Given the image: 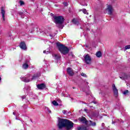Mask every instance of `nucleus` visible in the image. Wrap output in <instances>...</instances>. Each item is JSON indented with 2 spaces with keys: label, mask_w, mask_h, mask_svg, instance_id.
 I'll return each instance as SVG.
<instances>
[{
  "label": "nucleus",
  "mask_w": 130,
  "mask_h": 130,
  "mask_svg": "<svg viewBox=\"0 0 130 130\" xmlns=\"http://www.w3.org/2000/svg\"><path fill=\"white\" fill-rule=\"evenodd\" d=\"M124 48H125V50H127V49H130V45L125 46Z\"/></svg>",
  "instance_id": "c756f323"
},
{
  "label": "nucleus",
  "mask_w": 130,
  "mask_h": 130,
  "mask_svg": "<svg viewBox=\"0 0 130 130\" xmlns=\"http://www.w3.org/2000/svg\"><path fill=\"white\" fill-rule=\"evenodd\" d=\"M89 125L91 126H96V123L95 122H93L91 120H89Z\"/></svg>",
  "instance_id": "6ab92c4d"
},
{
  "label": "nucleus",
  "mask_w": 130,
  "mask_h": 130,
  "mask_svg": "<svg viewBox=\"0 0 130 130\" xmlns=\"http://www.w3.org/2000/svg\"><path fill=\"white\" fill-rule=\"evenodd\" d=\"M21 98L22 99V100H24L26 98V95H22L21 96Z\"/></svg>",
  "instance_id": "c9c22d12"
},
{
  "label": "nucleus",
  "mask_w": 130,
  "mask_h": 130,
  "mask_svg": "<svg viewBox=\"0 0 130 130\" xmlns=\"http://www.w3.org/2000/svg\"><path fill=\"white\" fill-rule=\"evenodd\" d=\"M20 121H21V123H22V124H23L24 125V123H25V122L22 120H20Z\"/></svg>",
  "instance_id": "58836bf2"
},
{
  "label": "nucleus",
  "mask_w": 130,
  "mask_h": 130,
  "mask_svg": "<svg viewBox=\"0 0 130 130\" xmlns=\"http://www.w3.org/2000/svg\"><path fill=\"white\" fill-rule=\"evenodd\" d=\"M106 11L108 12V15H112V13L113 12V8L112 7V6H108Z\"/></svg>",
  "instance_id": "6e6552de"
},
{
  "label": "nucleus",
  "mask_w": 130,
  "mask_h": 130,
  "mask_svg": "<svg viewBox=\"0 0 130 130\" xmlns=\"http://www.w3.org/2000/svg\"><path fill=\"white\" fill-rule=\"evenodd\" d=\"M84 61L87 64H89L91 63V57L89 55V54H85L84 56Z\"/></svg>",
  "instance_id": "423d86ee"
},
{
  "label": "nucleus",
  "mask_w": 130,
  "mask_h": 130,
  "mask_svg": "<svg viewBox=\"0 0 130 130\" xmlns=\"http://www.w3.org/2000/svg\"><path fill=\"white\" fill-rule=\"evenodd\" d=\"M80 28H81V29H83V28H82V27H81Z\"/></svg>",
  "instance_id": "864d4df0"
},
{
  "label": "nucleus",
  "mask_w": 130,
  "mask_h": 130,
  "mask_svg": "<svg viewBox=\"0 0 130 130\" xmlns=\"http://www.w3.org/2000/svg\"><path fill=\"white\" fill-rule=\"evenodd\" d=\"M73 89H76V87H73Z\"/></svg>",
  "instance_id": "09e8293b"
},
{
  "label": "nucleus",
  "mask_w": 130,
  "mask_h": 130,
  "mask_svg": "<svg viewBox=\"0 0 130 130\" xmlns=\"http://www.w3.org/2000/svg\"><path fill=\"white\" fill-rule=\"evenodd\" d=\"M95 55L97 57H101L102 56V53L101 51H98L96 53Z\"/></svg>",
  "instance_id": "aec40b11"
},
{
  "label": "nucleus",
  "mask_w": 130,
  "mask_h": 130,
  "mask_svg": "<svg viewBox=\"0 0 130 130\" xmlns=\"http://www.w3.org/2000/svg\"><path fill=\"white\" fill-rule=\"evenodd\" d=\"M87 84H89V83L87 82Z\"/></svg>",
  "instance_id": "5fc2aeb1"
},
{
  "label": "nucleus",
  "mask_w": 130,
  "mask_h": 130,
  "mask_svg": "<svg viewBox=\"0 0 130 130\" xmlns=\"http://www.w3.org/2000/svg\"><path fill=\"white\" fill-rule=\"evenodd\" d=\"M67 111L66 110H64L62 111L63 114H67Z\"/></svg>",
  "instance_id": "e433bc0d"
},
{
  "label": "nucleus",
  "mask_w": 130,
  "mask_h": 130,
  "mask_svg": "<svg viewBox=\"0 0 130 130\" xmlns=\"http://www.w3.org/2000/svg\"><path fill=\"white\" fill-rule=\"evenodd\" d=\"M80 121L83 122L84 123H87L88 122V121L86 119V118L85 117H82Z\"/></svg>",
  "instance_id": "4be33fe9"
},
{
  "label": "nucleus",
  "mask_w": 130,
  "mask_h": 130,
  "mask_svg": "<svg viewBox=\"0 0 130 130\" xmlns=\"http://www.w3.org/2000/svg\"><path fill=\"white\" fill-rule=\"evenodd\" d=\"M28 62H29V60H26L24 63L22 64V69H23V70H27V69H28V67H29Z\"/></svg>",
  "instance_id": "4468645a"
},
{
  "label": "nucleus",
  "mask_w": 130,
  "mask_h": 130,
  "mask_svg": "<svg viewBox=\"0 0 130 130\" xmlns=\"http://www.w3.org/2000/svg\"><path fill=\"white\" fill-rule=\"evenodd\" d=\"M78 130H88L87 128V127L86 126H81V127H78L77 128Z\"/></svg>",
  "instance_id": "412c9836"
},
{
  "label": "nucleus",
  "mask_w": 130,
  "mask_h": 130,
  "mask_svg": "<svg viewBox=\"0 0 130 130\" xmlns=\"http://www.w3.org/2000/svg\"><path fill=\"white\" fill-rule=\"evenodd\" d=\"M15 119H16V120H21V119L17 118V117L15 118Z\"/></svg>",
  "instance_id": "a19ab883"
},
{
  "label": "nucleus",
  "mask_w": 130,
  "mask_h": 130,
  "mask_svg": "<svg viewBox=\"0 0 130 130\" xmlns=\"http://www.w3.org/2000/svg\"><path fill=\"white\" fill-rule=\"evenodd\" d=\"M71 55H72V57H74V54H73V53H71Z\"/></svg>",
  "instance_id": "37998d69"
},
{
  "label": "nucleus",
  "mask_w": 130,
  "mask_h": 130,
  "mask_svg": "<svg viewBox=\"0 0 130 130\" xmlns=\"http://www.w3.org/2000/svg\"><path fill=\"white\" fill-rule=\"evenodd\" d=\"M19 4H20V6H23L24 5L25 3H24V2L23 1H19Z\"/></svg>",
  "instance_id": "2f4dec72"
},
{
  "label": "nucleus",
  "mask_w": 130,
  "mask_h": 130,
  "mask_svg": "<svg viewBox=\"0 0 130 130\" xmlns=\"http://www.w3.org/2000/svg\"><path fill=\"white\" fill-rule=\"evenodd\" d=\"M82 12L83 14H85L86 15H89V13L87 12V10L85 9H83Z\"/></svg>",
  "instance_id": "a878e982"
},
{
  "label": "nucleus",
  "mask_w": 130,
  "mask_h": 130,
  "mask_svg": "<svg viewBox=\"0 0 130 130\" xmlns=\"http://www.w3.org/2000/svg\"><path fill=\"white\" fill-rule=\"evenodd\" d=\"M1 81H2V77H1V76H0V82H1Z\"/></svg>",
  "instance_id": "de8ad7c7"
},
{
  "label": "nucleus",
  "mask_w": 130,
  "mask_h": 130,
  "mask_svg": "<svg viewBox=\"0 0 130 130\" xmlns=\"http://www.w3.org/2000/svg\"><path fill=\"white\" fill-rule=\"evenodd\" d=\"M62 95L64 97H70V94H68V95H66V94H64L63 93H62Z\"/></svg>",
  "instance_id": "f704fd0d"
},
{
  "label": "nucleus",
  "mask_w": 130,
  "mask_h": 130,
  "mask_svg": "<svg viewBox=\"0 0 130 130\" xmlns=\"http://www.w3.org/2000/svg\"><path fill=\"white\" fill-rule=\"evenodd\" d=\"M121 120H119L118 119H116L115 121H112V123L114 124V123H115V122H123L122 120L120 121Z\"/></svg>",
  "instance_id": "5701e85b"
},
{
  "label": "nucleus",
  "mask_w": 130,
  "mask_h": 130,
  "mask_svg": "<svg viewBox=\"0 0 130 130\" xmlns=\"http://www.w3.org/2000/svg\"><path fill=\"white\" fill-rule=\"evenodd\" d=\"M84 47H86L87 48H88V47H89V46L88 45H85L84 46Z\"/></svg>",
  "instance_id": "ea45409f"
},
{
  "label": "nucleus",
  "mask_w": 130,
  "mask_h": 130,
  "mask_svg": "<svg viewBox=\"0 0 130 130\" xmlns=\"http://www.w3.org/2000/svg\"><path fill=\"white\" fill-rule=\"evenodd\" d=\"M53 18L55 24L61 25L63 23V22H64V18H63L62 16L54 15L53 16Z\"/></svg>",
  "instance_id": "7ed1b4c3"
},
{
  "label": "nucleus",
  "mask_w": 130,
  "mask_h": 130,
  "mask_svg": "<svg viewBox=\"0 0 130 130\" xmlns=\"http://www.w3.org/2000/svg\"><path fill=\"white\" fill-rule=\"evenodd\" d=\"M43 53H46V54H48L49 53H50V51H47L46 50H44L43 51Z\"/></svg>",
  "instance_id": "c85d7f7f"
},
{
  "label": "nucleus",
  "mask_w": 130,
  "mask_h": 130,
  "mask_svg": "<svg viewBox=\"0 0 130 130\" xmlns=\"http://www.w3.org/2000/svg\"><path fill=\"white\" fill-rule=\"evenodd\" d=\"M37 88H38V89H39V90H42L43 89H45L46 86H45V84L42 83L40 84H38Z\"/></svg>",
  "instance_id": "ddd939ff"
},
{
  "label": "nucleus",
  "mask_w": 130,
  "mask_h": 130,
  "mask_svg": "<svg viewBox=\"0 0 130 130\" xmlns=\"http://www.w3.org/2000/svg\"><path fill=\"white\" fill-rule=\"evenodd\" d=\"M65 127H66L67 129H71V128H73V127H74V123L67 119Z\"/></svg>",
  "instance_id": "39448f33"
},
{
  "label": "nucleus",
  "mask_w": 130,
  "mask_h": 130,
  "mask_svg": "<svg viewBox=\"0 0 130 130\" xmlns=\"http://www.w3.org/2000/svg\"><path fill=\"white\" fill-rule=\"evenodd\" d=\"M3 55L4 56V55H5V54L3 53Z\"/></svg>",
  "instance_id": "603ef678"
},
{
  "label": "nucleus",
  "mask_w": 130,
  "mask_h": 130,
  "mask_svg": "<svg viewBox=\"0 0 130 130\" xmlns=\"http://www.w3.org/2000/svg\"><path fill=\"white\" fill-rule=\"evenodd\" d=\"M41 12H42V10H41Z\"/></svg>",
  "instance_id": "6e6d98bb"
},
{
  "label": "nucleus",
  "mask_w": 130,
  "mask_h": 130,
  "mask_svg": "<svg viewBox=\"0 0 130 130\" xmlns=\"http://www.w3.org/2000/svg\"><path fill=\"white\" fill-rule=\"evenodd\" d=\"M89 106V107H90V108H94L93 107V106Z\"/></svg>",
  "instance_id": "79ce46f5"
},
{
  "label": "nucleus",
  "mask_w": 130,
  "mask_h": 130,
  "mask_svg": "<svg viewBox=\"0 0 130 130\" xmlns=\"http://www.w3.org/2000/svg\"><path fill=\"white\" fill-rule=\"evenodd\" d=\"M87 109H84V111H85V112H87Z\"/></svg>",
  "instance_id": "a18cd8bd"
},
{
  "label": "nucleus",
  "mask_w": 130,
  "mask_h": 130,
  "mask_svg": "<svg viewBox=\"0 0 130 130\" xmlns=\"http://www.w3.org/2000/svg\"><path fill=\"white\" fill-rule=\"evenodd\" d=\"M120 79H121L122 80H127L129 78V76H127V75L125 73H122L120 74Z\"/></svg>",
  "instance_id": "1a4fd4ad"
},
{
  "label": "nucleus",
  "mask_w": 130,
  "mask_h": 130,
  "mask_svg": "<svg viewBox=\"0 0 130 130\" xmlns=\"http://www.w3.org/2000/svg\"><path fill=\"white\" fill-rule=\"evenodd\" d=\"M81 75L82 77H84V78H87V75L85 73H82Z\"/></svg>",
  "instance_id": "7c9ffc66"
},
{
  "label": "nucleus",
  "mask_w": 130,
  "mask_h": 130,
  "mask_svg": "<svg viewBox=\"0 0 130 130\" xmlns=\"http://www.w3.org/2000/svg\"><path fill=\"white\" fill-rule=\"evenodd\" d=\"M30 86L29 85H26L25 86V89H26L27 92H29L30 91Z\"/></svg>",
  "instance_id": "b1692460"
},
{
  "label": "nucleus",
  "mask_w": 130,
  "mask_h": 130,
  "mask_svg": "<svg viewBox=\"0 0 130 130\" xmlns=\"http://www.w3.org/2000/svg\"><path fill=\"white\" fill-rule=\"evenodd\" d=\"M93 103H94V104H96V102H94Z\"/></svg>",
  "instance_id": "3c124183"
},
{
  "label": "nucleus",
  "mask_w": 130,
  "mask_h": 130,
  "mask_svg": "<svg viewBox=\"0 0 130 130\" xmlns=\"http://www.w3.org/2000/svg\"><path fill=\"white\" fill-rule=\"evenodd\" d=\"M100 94H101V95H102L103 94V93L101 92Z\"/></svg>",
  "instance_id": "8fccbe9b"
},
{
  "label": "nucleus",
  "mask_w": 130,
  "mask_h": 130,
  "mask_svg": "<svg viewBox=\"0 0 130 130\" xmlns=\"http://www.w3.org/2000/svg\"><path fill=\"white\" fill-rule=\"evenodd\" d=\"M67 119L58 118V127L59 129H61L62 127H66L67 123Z\"/></svg>",
  "instance_id": "20e7f679"
},
{
  "label": "nucleus",
  "mask_w": 130,
  "mask_h": 130,
  "mask_svg": "<svg viewBox=\"0 0 130 130\" xmlns=\"http://www.w3.org/2000/svg\"><path fill=\"white\" fill-rule=\"evenodd\" d=\"M53 57H54L55 60H59L60 59V55L54 54H53Z\"/></svg>",
  "instance_id": "dca6fc26"
},
{
  "label": "nucleus",
  "mask_w": 130,
  "mask_h": 130,
  "mask_svg": "<svg viewBox=\"0 0 130 130\" xmlns=\"http://www.w3.org/2000/svg\"><path fill=\"white\" fill-rule=\"evenodd\" d=\"M123 95H127L128 94V90H125L123 92Z\"/></svg>",
  "instance_id": "bb28decb"
},
{
  "label": "nucleus",
  "mask_w": 130,
  "mask_h": 130,
  "mask_svg": "<svg viewBox=\"0 0 130 130\" xmlns=\"http://www.w3.org/2000/svg\"><path fill=\"white\" fill-rule=\"evenodd\" d=\"M19 15L21 16V17L22 18H24V15H23V13L21 12H18Z\"/></svg>",
  "instance_id": "cd10ccee"
},
{
  "label": "nucleus",
  "mask_w": 130,
  "mask_h": 130,
  "mask_svg": "<svg viewBox=\"0 0 130 130\" xmlns=\"http://www.w3.org/2000/svg\"><path fill=\"white\" fill-rule=\"evenodd\" d=\"M13 115H16V113H15V112H13Z\"/></svg>",
  "instance_id": "49530a36"
},
{
  "label": "nucleus",
  "mask_w": 130,
  "mask_h": 130,
  "mask_svg": "<svg viewBox=\"0 0 130 130\" xmlns=\"http://www.w3.org/2000/svg\"><path fill=\"white\" fill-rule=\"evenodd\" d=\"M92 116H93V117H98V116H99V111L92 112Z\"/></svg>",
  "instance_id": "f3484780"
},
{
  "label": "nucleus",
  "mask_w": 130,
  "mask_h": 130,
  "mask_svg": "<svg viewBox=\"0 0 130 130\" xmlns=\"http://www.w3.org/2000/svg\"><path fill=\"white\" fill-rule=\"evenodd\" d=\"M67 72L69 76H71V77H72V76H74V71L73 70V69H72V68L70 67L68 68L67 69Z\"/></svg>",
  "instance_id": "9b49d317"
},
{
  "label": "nucleus",
  "mask_w": 130,
  "mask_h": 130,
  "mask_svg": "<svg viewBox=\"0 0 130 130\" xmlns=\"http://www.w3.org/2000/svg\"><path fill=\"white\" fill-rule=\"evenodd\" d=\"M46 110L49 112V113H51V111L48 107H46Z\"/></svg>",
  "instance_id": "473e14b6"
},
{
  "label": "nucleus",
  "mask_w": 130,
  "mask_h": 130,
  "mask_svg": "<svg viewBox=\"0 0 130 130\" xmlns=\"http://www.w3.org/2000/svg\"><path fill=\"white\" fill-rule=\"evenodd\" d=\"M57 46L59 50V51L62 53V54L66 55L68 54L69 53V51H70V50L69 49V48L66 47L65 46L63 45L59 44V43H56Z\"/></svg>",
  "instance_id": "f03ea898"
},
{
  "label": "nucleus",
  "mask_w": 130,
  "mask_h": 130,
  "mask_svg": "<svg viewBox=\"0 0 130 130\" xmlns=\"http://www.w3.org/2000/svg\"><path fill=\"white\" fill-rule=\"evenodd\" d=\"M120 107H121V104H120V102H117L116 104L115 108L117 109H120Z\"/></svg>",
  "instance_id": "a211bd4d"
},
{
  "label": "nucleus",
  "mask_w": 130,
  "mask_h": 130,
  "mask_svg": "<svg viewBox=\"0 0 130 130\" xmlns=\"http://www.w3.org/2000/svg\"><path fill=\"white\" fill-rule=\"evenodd\" d=\"M52 103L54 105V106H57V105H58V103H57V102L55 101H53Z\"/></svg>",
  "instance_id": "393cba45"
},
{
  "label": "nucleus",
  "mask_w": 130,
  "mask_h": 130,
  "mask_svg": "<svg viewBox=\"0 0 130 130\" xmlns=\"http://www.w3.org/2000/svg\"><path fill=\"white\" fill-rule=\"evenodd\" d=\"M63 4L64 5V7H68V3H67V2H64V3H63Z\"/></svg>",
  "instance_id": "72a5a7b5"
},
{
  "label": "nucleus",
  "mask_w": 130,
  "mask_h": 130,
  "mask_svg": "<svg viewBox=\"0 0 130 130\" xmlns=\"http://www.w3.org/2000/svg\"><path fill=\"white\" fill-rule=\"evenodd\" d=\"M41 76V72L40 71H38L32 75L28 73L25 76H21L20 77V80L24 83H29L31 81H34L39 79V77Z\"/></svg>",
  "instance_id": "f257e3e1"
},
{
  "label": "nucleus",
  "mask_w": 130,
  "mask_h": 130,
  "mask_svg": "<svg viewBox=\"0 0 130 130\" xmlns=\"http://www.w3.org/2000/svg\"><path fill=\"white\" fill-rule=\"evenodd\" d=\"M112 89H113L114 95L116 98H117V97H118V90H117V88H116V87L115 86V84H113L112 85Z\"/></svg>",
  "instance_id": "0eeeda50"
},
{
  "label": "nucleus",
  "mask_w": 130,
  "mask_h": 130,
  "mask_svg": "<svg viewBox=\"0 0 130 130\" xmlns=\"http://www.w3.org/2000/svg\"><path fill=\"white\" fill-rule=\"evenodd\" d=\"M1 14L2 15L3 22H5L6 21V18H5L6 11H5L4 7H1Z\"/></svg>",
  "instance_id": "f8f14e48"
},
{
  "label": "nucleus",
  "mask_w": 130,
  "mask_h": 130,
  "mask_svg": "<svg viewBox=\"0 0 130 130\" xmlns=\"http://www.w3.org/2000/svg\"><path fill=\"white\" fill-rule=\"evenodd\" d=\"M72 23L74 24V25H76V26H79L80 24V21L77 18H74L72 20Z\"/></svg>",
  "instance_id": "2eb2a0df"
},
{
  "label": "nucleus",
  "mask_w": 130,
  "mask_h": 130,
  "mask_svg": "<svg viewBox=\"0 0 130 130\" xmlns=\"http://www.w3.org/2000/svg\"><path fill=\"white\" fill-rule=\"evenodd\" d=\"M11 36H12V34L9 33V39H11Z\"/></svg>",
  "instance_id": "4c0bfd02"
},
{
  "label": "nucleus",
  "mask_w": 130,
  "mask_h": 130,
  "mask_svg": "<svg viewBox=\"0 0 130 130\" xmlns=\"http://www.w3.org/2000/svg\"><path fill=\"white\" fill-rule=\"evenodd\" d=\"M19 46L22 50H27V46H26V43L25 42H21L19 44Z\"/></svg>",
  "instance_id": "9d476101"
},
{
  "label": "nucleus",
  "mask_w": 130,
  "mask_h": 130,
  "mask_svg": "<svg viewBox=\"0 0 130 130\" xmlns=\"http://www.w3.org/2000/svg\"><path fill=\"white\" fill-rule=\"evenodd\" d=\"M104 123H103L102 124V126H104Z\"/></svg>",
  "instance_id": "c03bdc74"
}]
</instances>
